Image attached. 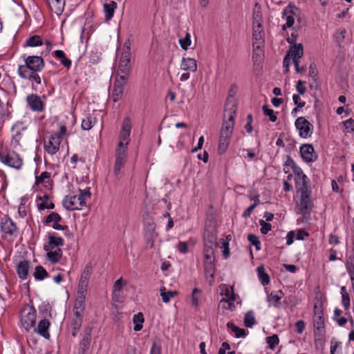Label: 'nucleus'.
Masks as SVG:
<instances>
[{
  "label": "nucleus",
  "mask_w": 354,
  "mask_h": 354,
  "mask_svg": "<svg viewBox=\"0 0 354 354\" xmlns=\"http://www.w3.org/2000/svg\"><path fill=\"white\" fill-rule=\"evenodd\" d=\"M179 44L181 48L184 50H187L191 45V35L189 32H187L185 37L179 39Z\"/></svg>",
  "instance_id": "nucleus-42"
},
{
  "label": "nucleus",
  "mask_w": 354,
  "mask_h": 354,
  "mask_svg": "<svg viewBox=\"0 0 354 354\" xmlns=\"http://www.w3.org/2000/svg\"><path fill=\"white\" fill-rule=\"evenodd\" d=\"M82 319H80V318H73L72 319V327L74 330H79L82 326Z\"/></svg>",
  "instance_id": "nucleus-58"
},
{
  "label": "nucleus",
  "mask_w": 354,
  "mask_h": 354,
  "mask_svg": "<svg viewBox=\"0 0 354 354\" xmlns=\"http://www.w3.org/2000/svg\"><path fill=\"white\" fill-rule=\"evenodd\" d=\"M133 322L135 324L134 330L139 331L142 328V323L144 322L143 315L141 313H139L133 316Z\"/></svg>",
  "instance_id": "nucleus-31"
},
{
  "label": "nucleus",
  "mask_w": 354,
  "mask_h": 354,
  "mask_svg": "<svg viewBox=\"0 0 354 354\" xmlns=\"http://www.w3.org/2000/svg\"><path fill=\"white\" fill-rule=\"evenodd\" d=\"M267 343L269 345V347L271 349H274V347L279 344V337L277 335H273L272 336L268 337L266 338Z\"/></svg>",
  "instance_id": "nucleus-47"
},
{
  "label": "nucleus",
  "mask_w": 354,
  "mask_h": 354,
  "mask_svg": "<svg viewBox=\"0 0 354 354\" xmlns=\"http://www.w3.org/2000/svg\"><path fill=\"white\" fill-rule=\"evenodd\" d=\"M36 310L33 307L27 306L21 312V324L26 331L33 329L36 324Z\"/></svg>",
  "instance_id": "nucleus-7"
},
{
  "label": "nucleus",
  "mask_w": 354,
  "mask_h": 354,
  "mask_svg": "<svg viewBox=\"0 0 354 354\" xmlns=\"http://www.w3.org/2000/svg\"><path fill=\"white\" fill-rule=\"evenodd\" d=\"M42 41L39 36L34 35L26 40V45L31 47L41 46Z\"/></svg>",
  "instance_id": "nucleus-39"
},
{
  "label": "nucleus",
  "mask_w": 354,
  "mask_h": 354,
  "mask_svg": "<svg viewBox=\"0 0 354 354\" xmlns=\"http://www.w3.org/2000/svg\"><path fill=\"white\" fill-rule=\"evenodd\" d=\"M1 227L2 231L8 234H13L17 230L15 223L10 218L2 219Z\"/></svg>",
  "instance_id": "nucleus-20"
},
{
  "label": "nucleus",
  "mask_w": 354,
  "mask_h": 354,
  "mask_svg": "<svg viewBox=\"0 0 354 354\" xmlns=\"http://www.w3.org/2000/svg\"><path fill=\"white\" fill-rule=\"evenodd\" d=\"M52 11L59 15L64 8L65 1L64 0H46Z\"/></svg>",
  "instance_id": "nucleus-23"
},
{
  "label": "nucleus",
  "mask_w": 354,
  "mask_h": 354,
  "mask_svg": "<svg viewBox=\"0 0 354 354\" xmlns=\"http://www.w3.org/2000/svg\"><path fill=\"white\" fill-rule=\"evenodd\" d=\"M297 194H299L297 201V207L304 215L310 214L313 202L310 198V191L307 185V177L304 174H297L295 178Z\"/></svg>",
  "instance_id": "nucleus-2"
},
{
  "label": "nucleus",
  "mask_w": 354,
  "mask_h": 354,
  "mask_svg": "<svg viewBox=\"0 0 354 354\" xmlns=\"http://www.w3.org/2000/svg\"><path fill=\"white\" fill-rule=\"evenodd\" d=\"M342 304L346 310H348L350 307V297L348 294H343L342 295Z\"/></svg>",
  "instance_id": "nucleus-59"
},
{
  "label": "nucleus",
  "mask_w": 354,
  "mask_h": 354,
  "mask_svg": "<svg viewBox=\"0 0 354 354\" xmlns=\"http://www.w3.org/2000/svg\"><path fill=\"white\" fill-rule=\"evenodd\" d=\"M129 75L116 73L113 86L124 88L128 81Z\"/></svg>",
  "instance_id": "nucleus-29"
},
{
  "label": "nucleus",
  "mask_w": 354,
  "mask_h": 354,
  "mask_svg": "<svg viewBox=\"0 0 354 354\" xmlns=\"http://www.w3.org/2000/svg\"><path fill=\"white\" fill-rule=\"evenodd\" d=\"M151 354H161V347L156 342L153 344V346L151 348Z\"/></svg>",
  "instance_id": "nucleus-64"
},
{
  "label": "nucleus",
  "mask_w": 354,
  "mask_h": 354,
  "mask_svg": "<svg viewBox=\"0 0 354 354\" xmlns=\"http://www.w3.org/2000/svg\"><path fill=\"white\" fill-rule=\"evenodd\" d=\"M303 55L304 48L302 44H295L291 46L283 59V68H285L286 72L289 71L291 60L293 63L299 62V59L303 56Z\"/></svg>",
  "instance_id": "nucleus-8"
},
{
  "label": "nucleus",
  "mask_w": 354,
  "mask_h": 354,
  "mask_svg": "<svg viewBox=\"0 0 354 354\" xmlns=\"http://www.w3.org/2000/svg\"><path fill=\"white\" fill-rule=\"evenodd\" d=\"M180 69L189 73L196 71V60L190 57H183L180 64Z\"/></svg>",
  "instance_id": "nucleus-18"
},
{
  "label": "nucleus",
  "mask_w": 354,
  "mask_h": 354,
  "mask_svg": "<svg viewBox=\"0 0 354 354\" xmlns=\"http://www.w3.org/2000/svg\"><path fill=\"white\" fill-rule=\"evenodd\" d=\"M281 299V297L278 295L274 294L271 292L267 297V301L269 304V306H273L275 307L279 306V301Z\"/></svg>",
  "instance_id": "nucleus-35"
},
{
  "label": "nucleus",
  "mask_w": 354,
  "mask_h": 354,
  "mask_svg": "<svg viewBox=\"0 0 354 354\" xmlns=\"http://www.w3.org/2000/svg\"><path fill=\"white\" fill-rule=\"evenodd\" d=\"M145 233L147 237V242L150 245V247L152 248L153 246V241L154 239L158 236L156 232V226L155 224L151 223H148L145 227Z\"/></svg>",
  "instance_id": "nucleus-21"
},
{
  "label": "nucleus",
  "mask_w": 354,
  "mask_h": 354,
  "mask_svg": "<svg viewBox=\"0 0 354 354\" xmlns=\"http://www.w3.org/2000/svg\"><path fill=\"white\" fill-rule=\"evenodd\" d=\"M116 6L117 3L115 1H111L109 3H105L104 5V10L106 20H110L113 17Z\"/></svg>",
  "instance_id": "nucleus-27"
},
{
  "label": "nucleus",
  "mask_w": 354,
  "mask_h": 354,
  "mask_svg": "<svg viewBox=\"0 0 354 354\" xmlns=\"http://www.w3.org/2000/svg\"><path fill=\"white\" fill-rule=\"evenodd\" d=\"M124 88L113 86L112 97L114 102H117L122 97Z\"/></svg>",
  "instance_id": "nucleus-46"
},
{
  "label": "nucleus",
  "mask_w": 354,
  "mask_h": 354,
  "mask_svg": "<svg viewBox=\"0 0 354 354\" xmlns=\"http://www.w3.org/2000/svg\"><path fill=\"white\" fill-rule=\"evenodd\" d=\"M235 299H231V300L221 299L219 303V306L225 310H233L235 308L234 304Z\"/></svg>",
  "instance_id": "nucleus-36"
},
{
  "label": "nucleus",
  "mask_w": 354,
  "mask_h": 354,
  "mask_svg": "<svg viewBox=\"0 0 354 354\" xmlns=\"http://www.w3.org/2000/svg\"><path fill=\"white\" fill-rule=\"evenodd\" d=\"M295 326L297 333L301 334L305 328V323L302 320H299L295 323Z\"/></svg>",
  "instance_id": "nucleus-55"
},
{
  "label": "nucleus",
  "mask_w": 354,
  "mask_h": 354,
  "mask_svg": "<svg viewBox=\"0 0 354 354\" xmlns=\"http://www.w3.org/2000/svg\"><path fill=\"white\" fill-rule=\"evenodd\" d=\"M85 299L84 296H77L75 301L73 308L79 309V310H84L85 308Z\"/></svg>",
  "instance_id": "nucleus-41"
},
{
  "label": "nucleus",
  "mask_w": 354,
  "mask_h": 354,
  "mask_svg": "<svg viewBox=\"0 0 354 354\" xmlns=\"http://www.w3.org/2000/svg\"><path fill=\"white\" fill-rule=\"evenodd\" d=\"M236 111V102L233 98L229 99L225 103L223 121L221 131L233 132Z\"/></svg>",
  "instance_id": "nucleus-5"
},
{
  "label": "nucleus",
  "mask_w": 354,
  "mask_h": 354,
  "mask_svg": "<svg viewBox=\"0 0 354 354\" xmlns=\"http://www.w3.org/2000/svg\"><path fill=\"white\" fill-rule=\"evenodd\" d=\"M50 326V322L48 320L44 319L41 320L37 326V328L34 327V331H36L38 334L46 339H48L50 337V333L48 332V328Z\"/></svg>",
  "instance_id": "nucleus-19"
},
{
  "label": "nucleus",
  "mask_w": 354,
  "mask_h": 354,
  "mask_svg": "<svg viewBox=\"0 0 354 354\" xmlns=\"http://www.w3.org/2000/svg\"><path fill=\"white\" fill-rule=\"evenodd\" d=\"M233 132H228L225 131H220V138H219V143H218V151L220 153H223L226 151L232 135Z\"/></svg>",
  "instance_id": "nucleus-15"
},
{
  "label": "nucleus",
  "mask_w": 354,
  "mask_h": 354,
  "mask_svg": "<svg viewBox=\"0 0 354 354\" xmlns=\"http://www.w3.org/2000/svg\"><path fill=\"white\" fill-rule=\"evenodd\" d=\"M295 127L299 131L301 138H307L311 136L313 130V124L304 117H299L295 121Z\"/></svg>",
  "instance_id": "nucleus-9"
},
{
  "label": "nucleus",
  "mask_w": 354,
  "mask_h": 354,
  "mask_svg": "<svg viewBox=\"0 0 354 354\" xmlns=\"http://www.w3.org/2000/svg\"><path fill=\"white\" fill-rule=\"evenodd\" d=\"M130 61L131 47L130 42L127 41H125L123 46L122 52L119 58L116 73L129 75L131 68Z\"/></svg>",
  "instance_id": "nucleus-6"
},
{
  "label": "nucleus",
  "mask_w": 354,
  "mask_h": 354,
  "mask_svg": "<svg viewBox=\"0 0 354 354\" xmlns=\"http://www.w3.org/2000/svg\"><path fill=\"white\" fill-rule=\"evenodd\" d=\"M257 272L262 284H268L270 282V279L268 275L266 273L264 268L263 266H259L257 268Z\"/></svg>",
  "instance_id": "nucleus-33"
},
{
  "label": "nucleus",
  "mask_w": 354,
  "mask_h": 354,
  "mask_svg": "<svg viewBox=\"0 0 354 354\" xmlns=\"http://www.w3.org/2000/svg\"><path fill=\"white\" fill-rule=\"evenodd\" d=\"M47 245H50V248H58L64 245V240L61 237L50 235Z\"/></svg>",
  "instance_id": "nucleus-34"
},
{
  "label": "nucleus",
  "mask_w": 354,
  "mask_h": 354,
  "mask_svg": "<svg viewBox=\"0 0 354 354\" xmlns=\"http://www.w3.org/2000/svg\"><path fill=\"white\" fill-rule=\"evenodd\" d=\"M259 224L261 225V232L262 234H266L270 230H271V225L270 223H266L263 220H260Z\"/></svg>",
  "instance_id": "nucleus-51"
},
{
  "label": "nucleus",
  "mask_w": 354,
  "mask_h": 354,
  "mask_svg": "<svg viewBox=\"0 0 354 354\" xmlns=\"http://www.w3.org/2000/svg\"><path fill=\"white\" fill-rule=\"evenodd\" d=\"M91 274V268L86 266L83 272L82 273L77 288V296H84L86 297V294L87 292V287L88 284V281L90 279V276Z\"/></svg>",
  "instance_id": "nucleus-11"
},
{
  "label": "nucleus",
  "mask_w": 354,
  "mask_h": 354,
  "mask_svg": "<svg viewBox=\"0 0 354 354\" xmlns=\"http://www.w3.org/2000/svg\"><path fill=\"white\" fill-rule=\"evenodd\" d=\"M84 332L85 335L80 342V346L83 350L87 349L90 345L91 340V328L88 327L85 328Z\"/></svg>",
  "instance_id": "nucleus-30"
},
{
  "label": "nucleus",
  "mask_w": 354,
  "mask_h": 354,
  "mask_svg": "<svg viewBox=\"0 0 354 354\" xmlns=\"http://www.w3.org/2000/svg\"><path fill=\"white\" fill-rule=\"evenodd\" d=\"M204 243L217 244L216 234L213 229H206L204 233Z\"/></svg>",
  "instance_id": "nucleus-28"
},
{
  "label": "nucleus",
  "mask_w": 354,
  "mask_h": 354,
  "mask_svg": "<svg viewBox=\"0 0 354 354\" xmlns=\"http://www.w3.org/2000/svg\"><path fill=\"white\" fill-rule=\"evenodd\" d=\"M50 177L49 174L46 171L43 172L39 176H36L35 185H39L44 182V180Z\"/></svg>",
  "instance_id": "nucleus-56"
},
{
  "label": "nucleus",
  "mask_w": 354,
  "mask_h": 354,
  "mask_svg": "<svg viewBox=\"0 0 354 354\" xmlns=\"http://www.w3.org/2000/svg\"><path fill=\"white\" fill-rule=\"evenodd\" d=\"M294 103L297 105V108H301L305 106V102L301 101V97L297 94H294L292 96Z\"/></svg>",
  "instance_id": "nucleus-54"
},
{
  "label": "nucleus",
  "mask_w": 354,
  "mask_h": 354,
  "mask_svg": "<svg viewBox=\"0 0 354 354\" xmlns=\"http://www.w3.org/2000/svg\"><path fill=\"white\" fill-rule=\"evenodd\" d=\"M91 193L89 188L79 189L78 194L66 196L63 200L64 207L69 210L82 209L86 205V201L91 198Z\"/></svg>",
  "instance_id": "nucleus-4"
},
{
  "label": "nucleus",
  "mask_w": 354,
  "mask_h": 354,
  "mask_svg": "<svg viewBox=\"0 0 354 354\" xmlns=\"http://www.w3.org/2000/svg\"><path fill=\"white\" fill-rule=\"evenodd\" d=\"M263 111L266 115L269 117V119L271 122H275L277 119V116L274 113V111L271 109H269L266 105L263 106Z\"/></svg>",
  "instance_id": "nucleus-48"
},
{
  "label": "nucleus",
  "mask_w": 354,
  "mask_h": 354,
  "mask_svg": "<svg viewBox=\"0 0 354 354\" xmlns=\"http://www.w3.org/2000/svg\"><path fill=\"white\" fill-rule=\"evenodd\" d=\"M122 286H123V283H122V278H120L118 280H116L113 285V291H114V294L117 295V294L121 293L122 290Z\"/></svg>",
  "instance_id": "nucleus-50"
},
{
  "label": "nucleus",
  "mask_w": 354,
  "mask_h": 354,
  "mask_svg": "<svg viewBox=\"0 0 354 354\" xmlns=\"http://www.w3.org/2000/svg\"><path fill=\"white\" fill-rule=\"evenodd\" d=\"M255 318L252 311H248L244 318V324L248 328H251L255 324Z\"/></svg>",
  "instance_id": "nucleus-37"
},
{
  "label": "nucleus",
  "mask_w": 354,
  "mask_h": 354,
  "mask_svg": "<svg viewBox=\"0 0 354 354\" xmlns=\"http://www.w3.org/2000/svg\"><path fill=\"white\" fill-rule=\"evenodd\" d=\"M262 16L260 5L257 3H255L253 12H252V24H261Z\"/></svg>",
  "instance_id": "nucleus-26"
},
{
  "label": "nucleus",
  "mask_w": 354,
  "mask_h": 354,
  "mask_svg": "<svg viewBox=\"0 0 354 354\" xmlns=\"http://www.w3.org/2000/svg\"><path fill=\"white\" fill-rule=\"evenodd\" d=\"M160 292L164 303H168L171 298H174L178 295V292L176 290L166 291V288L165 286L160 288Z\"/></svg>",
  "instance_id": "nucleus-25"
},
{
  "label": "nucleus",
  "mask_w": 354,
  "mask_h": 354,
  "mask_svg": "<svg viewBox=\"0 0 354 354\" xmlns=\"http://www.w3.org/2000/svg\"><path fill=\"white\" fill-rule=\"evenodd\" d=\"M3 162L14 168H19L22 165V161L19 156L15 153H9L6 156H1Z\"/></svg>",
  "instance_id": "nucleus-17"
},
{
  "label": "nucleus",
  "mask_w": 354,
  "mask_h": 354,
  "mask_svg": "<svg viewBox=\"0 0 354 354\" xmlns=\"http://www.w3.org/2000/svg\"><path fill=\"white\" fill-rule=\"evenodd\" d=\"M94 119L91 116H88L82 120V127L84 130H90L93 124Z\"/></svg>",
  "instance_id": "nucleus-43"
},
{
  "label": "nucleus",
  "mask_w": 354,
  "mask_h": 354,
  "mask_svg": "<svg viewBox=\"0 0 354 354\" xmlns=\"http://www.w3.org/2000/svg\"><path fill=\"white\" fill-rule=\"evenodd\" d=\"M298 8L295 5L292 4H289L288 8L284 10L285 13L289 12L292 15H297L298 14Z\"/></svg>",
  "instance_id": "nucleus-60"
},
{
  "label": "nucleus",
  "mask_w": 354,
  "mask_h": 354,
  "mask_svg": "<svg viewBox=\"0 0 354 354\" xmlns=\"http://www.w3.org/2000/svg\"><path fill=\"white\" fill-rule=\"evenodd\" d=\"M263 29L262 24L253 25V47L260 50L263 43Z\"/></svg>",
  "instance_id": "nucleus-12"
},
{
  "label": "nucleus",
  "mask_w": 354,
  "mask_h": 354,
  "mask_svg": "<svg viewBox=\"0 0 354 354\" xmlns=\"http://www.w3.org/2000/svg\"><path fill=\"white\" fill-rule=\"evenodd\" d=\"M29 269V263L27 261H22L19 263L17 265V274L19 277L24 279L26 278Z\"/></svg>",
  "instance_id": "nucleus-24"
},
{
  "label": "nucleus",
  "mask_w": 354,
  "mask_h": 354,
  "mask_svg": "<svg viewBox=\"0 0 354 354\" xmlns=\"http://www.w3.org/2000/svg\"><path fill=\"white\" fill-rule=\"evenodd\" d=\"M27 102L30 107L35 111H41L44 109V103L40 97L36 94H30L27 96Z\"/></svg>",
  "instance_id": "nucleus-16"
},
{
  "label": "nucleus",
  "mask_w": 354,
  "mask_h": 354,
  "mask_svg": "<svg viewBox=\"0 0 354 354\" xmlns=\"http://www.w3.org/2000/svg\"><path fill=\"white\" fill-rule=\"evenodd\" d=\"M221 295H224L222 299L231 300V299H235V294L234 292L233 286L226 287L224 292Z\"/></svg>",
  "instance_id": "nucleus-44"
},
{
  "label": "nucleus",
  "mask_w": 354,
  "mask_h": 354,
  "mask_svg": "<svg viewBox=\"0 0 354 354\" xmlns=\"http://www.w3.org/2000/svg\"><path fill=\"white\" fill-rule=\"evenodd\" d=\"M61 142L60 136L52 134L44 140V149L49 154L54 155L59 151Z\"/></svg>",
  "instance_id": "nucleus-10"
},
{
  "label": "nucleus",
  "mask_w": 354,
  "mask_h": 354,
  "mask_svg": "<svg viewBox=\"0 0 354 354\" xmlns=\"http://www.w3.org/2000/svg\"><path fill=\"white\" fill-rule=\"evenodd\" d=\"M48 274L46 270L41 266H37L35 268V271L34 272V277L36 279L42 280L46 277Z\"/></svg>",
  "instance_id": "nucleus-40"
},
{
  "label": "nucleus",
  "mask_w": 354,
  "mask_h": 354,
  "mask_svg": "<svg viewBox=\"0 0 354 354\" xmlns=\"http://www.w3.org/2000/svg\"><path fill=\"white\" fill-rule=\"evenodd\" d=\"M321 311L317 313V311L315 312V317H314V326H315L317 324V328L319 329L323 325V319L321 316Z\"/></svg>",
  "instance_id": "nucleus-49"
},
{
  "label": "nucleus",
  "mask_w": 354,
  "mask_h": 354,
  "mask_svg": "<svg viewBox=\"0 0 354 354\" xmlns=\"http://www.w3.org/2000/svg\"><path fill=\"white\" fill-rule=\"evenodd\" d=\"M46 257L52 263H55L59 261L62 256V250L59 248H50V245H46Z\"/></svg>",
  "instance_id": "nucleus-14"
},
{
  "label": "nucleus",
  "mask_w": 354,
  "mask_h": 354,
  "mask_svg": "<svg viewBox=\"0 0 354 354\" xmlns=\"http://www.w3.org/2000/svg\"><path fill=\"white\" fill-rule=\"evenodd\" d=\"M227 326L229 328H230L233 333H234L235 336L237 338L244 337L246 335L245 331L243 328H239L238 326H235L233 323H227Z\"/></svg>",
  "instance_id": "nucleus-32"
},
{
  "label": "nucleus",
  "mask_w": 354,
  "mask_h": 354,
  "mask_svg": "<svg viewBox=\"0 0 354 354\" xmlns=\"http://www.w3.org/2000/svg\"><path fill=\"white\" fill-rule=\"evenodd\" d=\"M177 248L180 253L185 254L188 252V245L186 242H180Z\"/></svg>",
  "instance_id": "nucleus-61"
},
{
  "label": "nucleus",
  "mask_w": 354,
  "mask_h": 354,
  "mask_svg": "<svg viewBox=\"0 0 354 354\" xmlns=\"http://www.w3.org/2000/svg\"><path fill=\"white\" fill-rule=\"evenodd\" d=\"M44 68V59L40 56H28L25 63L18 67V75L23 79L32 80L36 84H40L41 80L38 74Z\"/></svg>",
  "instance_id": "nucleus-1"
},
{
  "label": "nucleus",
  "mask_w": 354,
  "mask_h": 354,
  "mask_svg": "<svg viewBox=\"0 0 354 354\" xmlns=\"http://www.w3.org/2000/svg\"><path fill=\"white\" fill-rule=\"evenodd\" d=\"M62 218L59 214L56 212L50 213L46 218V223H59L61 221Z\"/></svg>",
  "instance_id": "nucleus-45"
},
{
  "label": "nucleus",
  "mask_w": 354,
  "mask_h": 354,
  "mask_svg": "<svg viewBox=\"0 0 354 354\" xmlns=\"http://www.w3.org/2000/svg\"><path fill=\"white\" fill-rule=\"evenodd\" d=\"M223 255L225 259H227L230 256V248L229 243L227 241H223Z\"/></svg>",
  "instance_id": "nucleus-63"
},
{
  "label": "nucleus",
  "mask_w": 354,
  "mask_h": 354,
  "mask_svg": "<svg viewBox=\"0 0 354 354\" xmlns=\"http://www.w3.org/2000/svg\"><path fill=\"white\" fill-rule=\"evenodd\" d=\"M295 19L292 16H288L286 17V23L283 26L282 29L285 30L287 28H290L294 24Z\"/></svg>",
  "instance_id": "nucleus-62"
},
{
  "label": "nucleus",
  "mask_w": 354,
  "mask_h": 354,
  "mask_svg": "<svg viewBox=\"0 0 354 354\" xmlns=\"http://www.w3.org/2000/svg\"><path fill=\"white\" fill-rule=\"evenodd\" d=\"M300 153L302 158L307 162H313L317 158L314 147L311 145L305 144L300 147Z\"/></svg>",
  "instance_id": "nucleus-13"
},
{
  "label": "nucleus",
  "mask_w": 354,
  "mask_h": 354,
  "mask_svg": "<svg viewBox=\"0 0 354 354\" xmlns=\"http://www.w3.org/2000/svg\"><path fill=\"white\" fill-rule=\"evenodd\" d=\"M304 84L305 82L302 80H299L297 83V91L301 95H304L306 91V88L304 86Z\"/></svg>",
  "instance_id": "nucleus-53"
},
{
  "label": "nucleus",
  "mask_w": 354,
  "mask_h": 354,
  "mask_svg": "<svg viewBox=\"0 0 354 354\" xmlns=\"http://www.w3.org/2000/svg\"><path fill=\"white\" fill-rule=\"evenodd\" d=\"M344 127L343 131L346 133L354 131V120L349 118L342 123Z\"/></svg>",
  "instance_id": "nucleus-38"
},
{
  "label": "nucleus",
  "mask_w": 354,
  "mask_h": 354,
  "mask_svg": "<svg viewBox=\"0 0 354 354\" xmlns=\"http://www.w3.org/2000/svg\"><path fill=\"white\" fill-rule=\"evenodd\" d=\"M248 241L256 247L257 250H259L260 241L257 236L254 234H249L248 236Z\"/></svg>",
  "instance_id": "nucleus-52"
},
{
  "label": "nucleus",
  "mask_w": 354,
  "mask_h": 354,
  "mask_svg": "<svg viewBox=\"0 0 354 354\" xmlns=\"http://www.w3.org/2000/svg\"><path fill=\"white\" fill-rule=\"evenodd\" d=\"M131 122L129 118H125L122 122V129L119 135V142L115 149V158H127V149L130 141Z\"/></svg>",
  "instance_id": "nucleus-3"
},
{
  "label": "nucleus",
  "mask_w": 354,
  "mask_h": 354,
  "mask_svg": "<svg viewBox=\"0 0 354 354\" xmlns=\"http://www.w3.org/2000/svg\"><path fill=\"white\" fill-rule=\"evenodd\" d=\"M205 272L206 274L207 280L210 286L214 283V273H215V266L214 263L205 262Z\"/></svg>",
  "instance_id": "nucleus-22"
},
{
  "label": "nucleus",
  "mask_w": 354,
  "mask_h": 354,
  "mask_svg": "<svg viewBox=\"0 0 354 354\" xmlns=\"http://www.w3.org/2000/svg\"><path fill=\"white\" fill-rule=\"evenodd\" d=\"M205 262H215L214 252L209 251L208 252H204Z\"/></svg>",
  "instance_id": "nucleus-57"
}]
</instances>
